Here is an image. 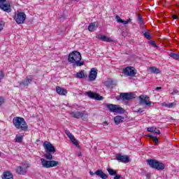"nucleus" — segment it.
<instances>
[{
    "instance_id": "11",
    "label": "nucleus",
    "mask_w": 179,
    "mask_h": 179,
    "mask_svg": "<svg viewBox=\"0 0 179 179\" xmlns=\"http://www.w3.org/2000/svg\"><path fill=\"white\" fill-rule=\"evenodd\" d=\"M66 135L70 139L71 142H72L73 144L76 146V148H79L80 145H79V143H78V141L76 140V138H75L73 134H72V133H71V131H69V130H66Z\"/></svg>"
},
{
    "instance_id": "44",
    "label": "nucleus",
    "mask_w": 179,
    "mask_h": 179,
    "mask_svg": "<svg viewBox=\"0 0 179 179\" xmlns=\"http://www.w3.org/2000/svg\"><path fill=\"white\" fill-rule=\"evenodd\" d=\"M90 176H96V172L93 173V171H90Z\"/></svg>"
},
{
    "instance_id": "9",
    "label": "nucleus",
    "mask_w": 179,
    "mask_h": 179,
    "mask_svg": "<svg viewBox=\"0 0 179 179\" xmlns=\"http://www.w3.org/2000/svg\"><path fill=\"white\" fill-rule=\"evenodd\" d=\"M139 100H140L141 104H145L148 107H150V106H152V102L150 101V99L149 98V96L146 95H141L139 96Z\"/></svg>"
},
{
    "instance_id": "49",
    "label": "nucleus",
    "mask_w": 179,
    "mask_h": 179,
    "mask_svg": "<svg viewBox=\"0 0 179 179\" xmlns=\"http://www.w3.org/2000/svg\"><path fill=\"white\" fill-rule=\"evenodd\" d=\"M103 124H104V125L107 124V122H103Z\"/></svg>"
},
{
    "instance_id": "4",
    "label": "nucleus",
    "mask_w": 179,
    "mask_h": 179,
    "mask_svg": "<svg viewBox=\"0 0 179 179\" xmlns=\"http://www.w3.org/2000/svg\"><path fill=\"white\" fill-rule=\"evenodd\" d=\"M147 163L152 169H155L156 170H164V164L162 162H157L156 159H148Z\"/></svg>"
},
{
    "instance_id": "30",
    "label": "nucleus",
    "mask_w": 179,
    "mask_h": 179,
    "mask_svg": "<svg viewBox=\"0 0 179 179\" xmlns=\"http://www.w3.org/2000/svg\"><path fill=\"white\" fill-rule=\"evenodd\" d=\"M169 57H171V58H173V59L179 61V55L178 54L171 52L169 54Z\"/></svg>"
},
{
    "instance_id": "45",
    "label": "nucleus",
    "mask_w": 179,
    "mask_h": 179,
    "mask_svg": "<svg viewBox=\"0 0 179 179\" xmlns=\"http://www.w3.org/2000/svg\"><path fill=\"white\" fill-rule=\"evenodd\" d=\"M6 2V0H0V3H3Z\"/></svg>"
},
{
    "instance_id": "14",
    "label": "nucleus",
    "mask_w": 179,
    "mask_h": 179,
    "mask_svg": "<svg viewBox=\"0 0 179 179\" xmlns=\"http://www.w3.org/2000/svg\"><path fill=\"white\" fill-rule=\"evenodd\" d=\"M116 160L122 162V163H129V157L127 155H122L121 154L116 155Z\"/></svg>"
},
{
    "instance_id": "29",
    "label": "nucleus",
    "mask_w": 179,
    "mask_h": 179,
    "mask_svg": "<svg viewBox=\"0 0 179 179\" xmlns=\"http://www.w3.org/2000/svg\"><path fill=\"white\" fill-rule=\"evenodd\" d=\"M22 141H23V135L22 134H17L15 136V142L17 143H22Z\"/></svg>"
},
{
    "instance_id": "24",
    "label": "nucleus",
    "mask_w": 179,
    "mask_h": 179,
    "mask_svg": "<svg viewBox=\"0 0 179 179\" xmlns=\"http://www.w3.org/2000/svg\"><path fill=\"white\" fill-rule=\"evenodd\" d=\"M97 27H99V23L93 22L89 25L88 30L89 31H94L95 30H97Z\"/></svg>"
},
{
    "instance_id": "19",
    "label": "nucleus",
    "mask_w": 179,
    "mask_h": 179,
    "mask_svg": "<svg viewBox=\"0 0 179 179\" xmlns=\"http://www.w3.org/2000/svg\"><path fill=\"white\" fill-rule=\"evenodd\" d=\"M70 115L74 118H82L85 117V113L83 112H70Z\"/></svg>"
},
{
    "instance_id": "42",
    "label": "nucleus",
    "mask_w": 179,
    "mask_h": 179,
    "mask_svg": "<svg viewBox=\"0 0 179 179\" xmlns=\"http://www.w3.org/2000/svg\"><path fill=\"white\" fill-rule=\"evenodd\" d=\"M121 176L120 175H117V173L115 175L114 179H120Z\"/></svg>"
},
{
    "instance_id": "37",
    "label": "nucleus",
    "mask_w": 179,
    "mask_h": 179,
    "mask_svg": "<svg viewBox=\"0 0 179 179\" xmlns=\"http://www.w3.org/2000/svg\"><path fill=\"white\" fill-rule=\"evenodd\" d=\"M3 27H5V24H3V22L0 21V31H2L3 30Z\"/></svg>"
},
{
    "instance_id": "21",
    "label": "nucleus",
    "mask_w": 179,
    "mask_h": 179,
    "mask_svg": "<svg viewBox=\"0 0 179 179\" xmlns=\"http://www.w3.org/2000/svg\"><path fill=\"white\" fill-rule=\"evenodd\" d=\"M96 176H98V177H100V178L102 179H108V176L106 173H104V172H103V171L101 170H97L95 172Z\"/></svg>"
},
{
    "instance_id": "12",
    "label": "nucleus",
    "mask_w": 179,
    "mask_h": 179,
    "mask_svg": "<svg viewBox=\"0 0 179 179\" xmlns=\"http://www.w3.org/2000/svg\"><path fill=\"white\" fill-rule=\"evenodd\" d=\"M96 78H97V69L96 68H92L90 71L88 79L90 82H93L96 80Z\"/></svg>"
},
{
    "instance_id": "3",
    "label": "nucleus",
    "mask_w": 179,
    "mask_h": 179,
    "mask_svg": "<svg viewBox=\"0 0 179 179\" xmlns=\"http://www.w3.org/2000/svg\"><path fill=\"white\" fill-rule=\"evenodd\" d=\"M13 124L17 129H20V131H26L29 128V126L27 125L26 120H24V118L23 117H14L13 119Z\"/></svg>"
},
{
    "instance_id": "31",
    "label": "nucleus",
    "mask_w": 179,
    "mask_h": 179,
    "mask_svg": "<svg viewBox=\"0 0 179 179\" xmlns=\"http://www.w3.org/2000/svg\"><path fill=\"white\" fill-rule=\"evenodd\" d=\"M106 170L110 176H115V174L117 173V171L111 168H107Z\"/></svg>"
},
{
    "instance_id": "32",
    "label": "nucleus",
    "mask_w": 179,
    "mask_h": 179,
    "mask_svg": "<svg viewBox=\"0 0 179 179\" xmlns=\"http://www.w3.org/2000/svg\"><path fill=\"white\" fill-rule=\"evenodd\" d=\"M148 138H150V139H152L153 142L155 143H157L159 142V138H157V136L148 135Z\"/></svg>"
},
{
    "instance_id": "26",
    "label": "nucleus",
    "mask_w": 179,
    "mask_h": 179,
    "mask_svg": "<svg viewBox=\"0 0 179 179\" xmlns=\"http://www.w3.org/2000/svg\"><path fill=\"white\" fill-rule=\"evenodd\" d=\"M147 131L148 132H152V133L157 134V135H160V130L157 129V128L155 127H148Z\"/></svg>"
},
{
    "instance_id": "46",
    "label": "nucleus",
    "mask_w": 179,
    "mask_h": 179,
    "mask_svg": "<svg viewBox=\"0 0 179 179\" xmlns=\"http://www.w3.org/2000/svg\"><path fill=\"white\" fill-rule=\"evenodd\" d=\"M172 17H173V19L176 20V19H177V15H172Z\"/></svg>"
},
{
    "instance_id": "15",
    "label": "nucleus",
    "mask_w": 179,
    "mask_h": 179,
    "mask_svg": "<svg viewBox=\"0 0 179 179\" xmlns=\"http://www.w3.org/2000/svg\"><path fill=\"white\" fill-rule=\"evenodd\" d=\"M33 76H29L26 78L25 80L19 83L20 86H28L29 85H30V83H31V82H33Z\"/></svg>"
},
{
    "instance_id": "20",
    "label": "nucleus",
    "mask_w": 179,
    "mask_h": 179,
    "mask_svg": "<svg viewBox=\"0 0 179 179\" xmlns=\"http://www.w3.org/2000/svg\"><path fill=\"white\" fill-rule=\"evenodd\" d=\"M2 179H13V173L10 171H4L1 176Z\"/></svg>"
},
{
    "instance_id": "38",
    "label": "nucleus",
    "mask_w": 179,
    "mask_h": 179,
    "mask_svg": "<svg viewBox=\"0 0 179 179\" xmlns=\"http://www.w3.org/2000/svg\"><path fill=\"white\" fill-rule=\"evenodd\" d=\"M138 20H139V22H140V24H141V25H143V20L142 19V16L138 15Z\"/></svg>"
},
{
    "instance_id": "27",
    "label": "nucleus",
    "mask_w": 179,
    "mask_h": 179,
    "mask_svg": "<svg viewBox=\"0 0 179 179\" xmlns=\"http://www.w3.org/2000/svg\"><path fill=\"white\" fill-rule=\"evenodd\" d=\"M76 78L77 79H84V78H86V73H85V71H81L76 74Z\"/></svg>"
},
{
    "instance_id": "16",
    "label": "nucleus",
    "mask_w": 179,
    "mask_h": 179,
    "mask_svg": "<svg viewBox=\"0 0 179 179\" xmlns=\"http://www.w3.org/2000/svg\"><path fill=\"white\" fill-rule=\"evenodd\" d=\"M96 37L99 40L106 41V43H113V41H114V39L101 34H97Z\"/></svg>"
},
{
    "instance_id": "23",
    "label": "nucleus",
    "mask_w": 179,
    "mask_h": 179,
    "mask_svg": "<svg viewBox=\"0 0 179 179\" xmlns=\"http://www.w3.org/2000/svg\"><path fill=\"white\" fill-rule=\"evenodd\" d=\"M124 117L121 115H117L114 117V122L116 125H120L121 122H124Z\"/></svg>"
},
{
    "instance_id": "6",
    "label": "nucleus",
    "mask_w": 179,
    "mask_h": 179,
    "mask_svg": "<svg viewBox=\"0 0 179 179\" xmlns=\"http://www.w3.org/2000/svg\"><path fill=\"white\" fill-rule=\"evenodd\" d=\"M14 20L17 24H23L26 20V14L23 12H19L15 15Z\"/></svg>"
},
{
    "instance_id": "17",
    "label": "nucleus",
    "mask_w": 179,
    "mask_h": 179,
    "mask_svg": "<svg viewBox=\"0 0 179 179\" xmlns=\"http://www.w3.org/2000/svg\"><path fill=\"white\" fill-rule=\"evenodd\" d=\"M87 94L90 99H94V100H103V96H100L99 94L88 92H87Z\"/></svg>"
},
{
    "instance_id": "28",
    "label": "nucleus",
    "mask_w": 179,
    "mask_h": 179,
    "mask_svg": "<svg viewBox=\"0 0 179 179\" xmlns=\"http://www.w3.org/2000/svg\"><path fill=\"white\" fill-rule=\"evenodd\" d=\"M149 71L151 73H160V70H159V69L156 68V67H153L151 66L149 68Z\"/></svg>"
},
{
    "instance_id": "1",
    "label": "nucleus",
    "mask_w": 179,
    "mask_h": 179,
    "mask_svg": "<svg viewBox=\"0 0 179 179\" xmlns=\"http://www.w3.org/2000/svg\"><path fill=\"white\" fill-rule=\"evenodd\" d=\"M45 159H41V164L43 169H52V167H57L59 164V162L52 160V155L50 152H46L44 155Z\"/></svg>"
},
{
    "instance_id": "13",
    "label": "nucleus",
    "mask_w": 179,
    "mask_h": 179,
    "mask_svg": "<svg viewBox=\"0 0 179 179\" xmlns=\"http://www.w3.org/2000/svg\"><path fill=\"white\" fill-rule=\"evenodd\" d=\"M120 98L123 100H132V99H135V94H134V92L121 93Z\"/></svg>"
},
{
    "instance_id": "50",
    "label": "nucleus",
    "mask_w": 179,
    "mask_h": 179,
    "mask_svg": "<svg viewBox=\"0 0 179 179\" xmlns=\"http://www.w3.org/2000/svg\"><path fill=\"white\" fill-rule=\"evenodd\" d=\"M0 156H1V152H0Z\"/></svg>"
},
{
    "instance_id": "41",
    "label": "nucleus",
    "mask_w": 179,
    "mask_h": 179,
    "mask_svg": "<svg viewBox=\"0 0 179 179\" xmlns=\"http://www.w3.org/2000/svg\"><path fill=\"white\" fill-rule=\"evenodd\" d=\"M178 90H173V91L171 93L172 96H174V94H178Z\"/></svg>"
},
{
    "instance_id": "7",
    "label": "nucleus",
    "mask_w": 179,
    "mask_h": 179,
    "mask_svg": "<svg viewBox=\"0 0 179 179\" xmlns=\"http://www.w3.org/2000/svg\"><path fill=\"white\" fill-rule=\"evenodd\" d=\"M29 167V164L24 163L22 166L17 167L16 172L20 176H24V174L27 173V170Z\"/></svg>"
},
{
    "instance_id": "40",
    "label": "nucleus",
    "mask_w": 179,
    "mask_h": 179,
    "mask_svg": "<svg viewBox=\"0 0 179 179\" xmlns=\"http://www.w3.org/2000/svg\"><path fill=\"white\" fill-rule=\"evenodd\" d=\"M131 20H132L131 19H129V20H127L126 21L123 20L122 22V23H123V24H128V23H129V22H131Z\"/></svg>"
},
{
    "instance_id": "36",
    "label": "nucleus",
    "mask_w": 179,
    "mask_h": 179,
    "mask_svg": "<svg viewBox=\"0 0 179 179\" xmlns=\"http://www.w3.org/2000/svg\"><path fill=\"white\" fill-rule=\"evenodd\" d=\"M150 45H152V47H155V48H157V45H156V42L151 41L150 42Z\"/></svg>"
},
{
    "instance_id": "43",
    "label": "nucleus",
    "mask_w": 179,
    "mask_h": 179,
    "mask_svg": "<svg viewBox=\"0 0 179 179\" xmlns=\"http://www.w3.org/2000/svg\"><path fill=\"white\" fill-rule=\"evenodd\" d=\"M134 113H143V110L138 109V110H135Z\"/></svg>"
},
{
    "instance_id": "5",
    "label": "nucleus",
    "mask_w": 179,
    "mask_h": 179,
    "mask_svg": "<svg viewBox=\"0 0 179 179\" xmlns=\"http://www.w3.org/2000/svg\"><path fill=\"white\" fill-rule=\"evenodd\" d=\"M106 108L109 110L110 113H116L117 114H124V108H121L119 105L107 104Z\"/></svg>"
},
{
    "instance_id": "2",
    "label": "nucleus",
    "mask_w": 179,
    "mask_h": 179,
    "mask_svg": "<svg viewBox=\"0 0 179 179\" xmlns=\"http://www.w3.org/2000/svg\"><path fill=\"white\" fill-rule=\"evenodd\" d=\"M68 61L73 64L74 66H82L85 64V62H82V55L78 51H73L69 54Z\"/></svg>"
},
{
    "instance_id": "25",
    "label": "nucleus",
    "mask_w": 179,
    "mask_h": 179,
    "mask_svg": "<svg viewBox=\"0 0 179 179\" xmlns=\"http://www.w3.org/2000/svg\"><path fill=\"white\" fill-rule=\"evenodd\" d=\"M162 107H166V108H174V107H176V106H177V104L176 103V102L173 103H166V102H163L162 103Z\"/></svg>"
},
{
    "instance_id": "33",
    "label": "nucleus",
    "mask_w": 179,
    "mask_h": 179,
    "mask_svg": "<svg viewBox=\"0 0 179 179\" xmlns=\"http://www.w3.org/2000/svg\"><path fill=\"white\" fill-rule=\"evenodd\" d=\"M5 78V73L3 71H0V83L2 82V79Z\"/></svg>"
},
{
    "instance_id": "18",
    "label": "nucleus",
    "mask_w": 179,
    "mask_h": 179,
    "mask_svg": "<svg viewBox=\"0 0 179 179\" xmlns=\"http://www.w3.org/2000/svg\"><path fill=\"white\" fill-rule=\"evenodd\" d=\"M0 9L1 10H3L4 12H7V13H9L10 12V4L8 3H0Z\"/></svg>"
},
{
    "instance_id": "39",
    "label": "nucleus",
    "mask_w": 179,
    "mask_h": 179,
    "mask_svg": "<svg viewBox=\"0 0 179 179\" xmlns=\"http://www.w3.org/2000/svg\"><path fill=\"white\" fill-rule=\"evenodd\" d=\"M3 103H5V99H3V97L0 96V106H2Z\"/></svg>"
},
{
    "instance_id": "8",
    "label": "nucleus",
    "mask_w": 179,
    "mask_h": 179,
    "mask_svg": "<svg viewBox=\"0 0 179 179\" xmlns=\"http://www.w3.org/2000/svg\"><path fill=\"white\" fill-rule=\"evenodd\" d=\"M123 73L124 75H126V76H135L136 75V71L134 67L127 66L123 69Z\"/></svg>"
},
{
    "instance_id": "48",
    "label": "nucleus",
    "mask_w": 179,
    "mask_h": 179,
    "mask_svg": "<svg viewBox=\"0 0 179 179\" xmlns=\"http://www.w3.org/2000/svg\"><path fill=\"white\" fill-rule=\"evenodd\" d=\"M161 89H162L161 87H157V88L155 89V90H160Z\"/></svg>"
},
{
    "instance_id": "35",
    "label": "nucleus",
    "mask_w": 179,
    "mask_h": 179,
    "mask_svg": "<svg viewBox=\"0 0 179 179\" xmlns=\"http://www.w3.org/2000/svg\"><path fill=\"white\" fill-rule=\"evenodd\" d=\"M115 19H116L117 23H122L123 20H122V19H121V17L120 16L116 15Z\"/></svg>"
},
{
    "instance_id": "10",
    "label": "nucleus",
    "mask_w": 179,
    "mask_h": 179,
    "mask_svg": "<svg viewBox=\"0 0 179 179\" xmlns=\"http://www.w3.org/2000/svg\"><path fill=\"white\" fill-rule=\"evenodd\" d=\"M43 148L46 152H49L50 153H55V147H54L52 144L48 141H45L43 143Z\"/></svg>"
},
{
    "instance_id": "22",
    "label": "nucleus",
    "mask_w": 179,
    "mask_h": 179,
    "mask_svg": "<svg viewBox=\"0 0 179 179\" xmlns=\"http://www.w3.org/2000/svg\"><path fill=\"white\" fill-rule=\"evenodd\" d=\"M56 92L60 96H65V94H66V93H68V92H66V90H65L61 87H57Z\"/></svg>"
},
{
    "instance_id": "47",
    "label": "nucleus",
    "mask_w": 179,
    "mask_h": 179,
    "mask_svg": "<svg viewBox=\"0 0 179 179\" xmlns=\"http://www.w3.org/2000/svg\"><path fill=\"white\" fill-rule=\"evenodd\" d=\"M78 157H80L82 156V152H78Z\"/></svg>"
},
{
    "instance_id": "34",
    "label": "nucleus",
    "mask_w": 179,
    "mask_h": 179,
    "mask_svg": "<svg viewBox=\"0 0 179 179\" xmlns=\"http://www.w3.org/2000/svg\"><path fill=\"white\" fill-rule=\"evenodd\" d=\"M144 37H145V38L148 40H150V34H149V32H145Z\"/></svg>"
}]
</instances>
